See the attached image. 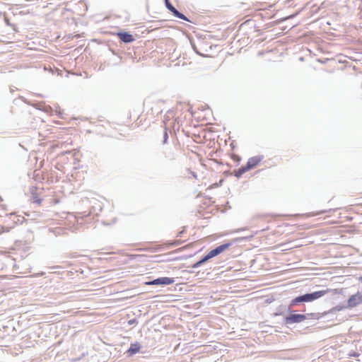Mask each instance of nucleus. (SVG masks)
I'll list each match as a JSON object with an SVG mask.
<instances>
[{"instance_id":"obj_9","label":"nucleus","mask_w":362,"mask_h":362,"mask_svg":"<svg viewBox=\"0 0 362 362\" xmlns=\"http://www.w3.org/2000/svg\"><path fill=\"white\" fill-rule=\"evenodd\" d=\"M249 170L247 169V168L245 165V166H242L240 167V168H238V170H235L234 171V175L239 178L240 177L245 173H246L247 171H248Z\"/></svg>"},{"instance_id":"obj_21","label":"nucleus","mask_w":362,"mask_h":362,"mask_svg":"<svg viewBox=\"0 0 362 362\" xmlns=\"http://www.w3.org/2000/svg\"><path fill=\"white\" fill-rule=\"evenodd\" d=\"M183 233H184V230H182V231H180V232H179V233H177V237H180V236H181V235H182Z\"/></svg>"},{"instance_id":"obj_18","label":"nucleus","mask_w":362,"mask_h":362,"mask_svg":"<svg viewBox=\"0 0 362 362\" xmlns=\"http://www.w3.org/2000/svg\"><path fill=\"white\" fill-rule=\"evenodd\" d=\"M209 259H210V257H209V256L208 255V254H206L205 256H204V257L200 259V261L204 264V263H205L206 262H207Z\"/></svg>"},{"instance_id":"obj_1","label":"nucleus","mask_w":362,"mask_h":362,"mask_svg":"<svg viewBox=\"0 0 362 362\" xmlns=\"http://www.w3.org/2000/svg\"><path fill=\"white\" fill-rule=\"evenodd\" d=\"M327 290L317 291L313 293H308L303 295L298 296L291 300L288 305V310H291V308L302 303H308L315 300L322 296H324L327 292Z\"/></svg>"},{"instance_id":"obj_2","label":"nucleus","mask_w":362,"mask_h":362,"mask_svg":"<svg viewBox=\"0 0 362 362\" xmlns=\"http://www.w3.org/2000/svg\"><path fill=\"white\" fill-rule=\"evenodd\" d=\"M307 319V315L303 314L291 313L286 316L284 319V324L286 325L300 323Z\"/></svg>"},{"instance_id":"obj_17","label":"nucleus","mask_w":362,"mask_h":362,"mask_svg":"<svg viewBox=\"0 0 362 362\" xmlns=\"http://www.w3.org/2000/svg\"><path fill=\"white\" fill-rule=\"evenodd\" d=\"M202 264H203V263L200 260H199L198 262H197L196 263H194V264L192 265V268L197 269Z\"/></svg>"},{"instance_id":"obj_11","label":"nucleus","mask_w":362,"mask_h":362,"mask_svg":"<svg viewBox=\"0 0 362 362\" xmlns=\"http://www.w3.org/2000/svg\"><path fill=\"white\" fill-rule=\"evenodd\" d=\"M232 245L231 243H226L224 244H222L217 247L218 250H219L220 254L227 250L228 247H230Z\"/></svg>"},{"instance_id":"obj_19","label":"nucleus","mask_w":362,"mask_h":362,"mask_svg":"<svg viewBox=\"0 0 362 362\" xmlns=\"http://www.w3.org/2000/svg\"><path fill=\"white\" fill-rule=\"evenodd\" d=\"M33 202L34 203L40 204L42 202V199L38 198L37 197H33Z\"/></svg>"},{"instance_id":"obj_13","label":"nucleus","mask_w":362,"mask_h":362,"mask_svg":"<svg viewBox=\"0 0 362 362\" xmlns=\"http://www.w3.org/2000/svg\"><path fill=\"white\" fill-rule=\"evenodd\" d=\"M209 256L210 259L220 254L219 250H218L217 247L214 249L211 250L209 252L207 253Z\"/></svg>"},{"instance_id":"obj_4","label":"nucleus","mask_w":362,"mask_h":362,"mask_svg":"<svg viewBox=\"0 0 362 362\" xmlns=\"http://www.w3.org/2000/svg\"><path fill=\"white\" fill-rule=\"evenodd\" d=\"M165 5L168 10H169L174 16L186 21H189V19L183 13L180 12L173 6L169 0H165Z\"/></svg>"},{"instance_id":"obj_20","label":"nucleus","mask_w":362,"mask_h":362,"mask_svg":"<svg viewBox=\"0 0 362 362\" xmlns=\"http://www.w3.org/2000/svg\"><path fill=\"white\" fill-rule=\"evenodd\" d=\"M136 323H137V320L136 319H132V320L128 321V324L129 325H134V324H136Z\"/></svg>"},{"instance_id":"obj_5","label":"nucleus","mask_w":362,"mask_h":362,"mask_svg":"<svg viewBox=\"0 0 362 362\" xmlns=\"http://www.w3.org/2000/svg\"><path fill=\"white\" fill-rule=\"evenodd\" d=\"M174 279L173 278H170V277H159V278H157L156 279H153L151 281H149L148 283H147V284L148 285H162V286H164V285H170V284H172L173 283H174Z\"/></svg>"},{"instance_id":"obj_10","label":"nucleus","mask_w":362,"mask_h":362,"mask_svg":"<svg viewBox=\"0 0 362 362\" xmlns=\"http://www.w3.org/2000/svg\"><path fill=\"white\" fill-rule=\"evenodd\" d=\"M346 309H349L348 307H346V304L344 305H337L330 309L327 313H325V314L326 315L327 313H334Z\"/></svg>"},{"instance_id":"obj_6","label":"nucleus","mask_w":362,"mask_h":362,"mask_svg":"<svg viewBox=\"0 0 362 362\" xmlns=\"http://www.w3.org/2000/svg\"><path fill=\"white\" fill-rule=\"evenodd\" d=\"M117 36L119 39L124 43H130L135 40L133 35L127 32H119Z\"/></svg>"},{"instance_id":"obj_3","label":"nucleus","mask_w":362,"mask_h":362,"mask_svg":"<svg viewBox=\"0 0 362 362\" xmlns=\"http://www.w3.org/2000/svg\"><path fill=\"white\" fill-rule=\"evenodd\" d=\"M361 304H362V292L358 291L348 298L346 307H348L349 309H351Z\"/></svg>"},{"instance_id":"obj_7","label":"nucleus","mask_w":362,"mask_h":362,"mask_svg":"<svg viewBox=\"0 0 362 362\" xmlns=\"http://www.w3.org/2000/svg\"><path fill=\"white\" fill-rule=\"evenodd\" d=\"M262 157L261 156H254L247 160L245 166L250 170L257 165V164L262 160Z\"/></svg>"},{"instance_id":"obj_22","label":"nucleus","mask_w":362,"mask_h":362,"mask_svg":"<svg viewBox=\"0 0 362 362\" xmlns=\"http://www.w3.org/2000/svg\"><path fill=\"white\" fill-rule=\"evenodd\" d=\"M351 356H358V354H356L355 352L354 354H350Z\"/></svg>"},{"instance_id":"obj_14","label":"nucleus","mask_w":362,"mask_h":362,"mask_svg":"<svg viewBox=\"0 0 362 362\" xmlns=\"http://www.w3.org/2000/svg\"><path fill=\"white\" fill-rule=\"evenodd\" d=\"M168 130H167V129H166V128H164V129H163V144H167V142H168Z\"/></svg>"},{"instance_id":"obj_15","label":"nucleus","mask_w":362,"mask_h":362,"mask_svg":"<svg viewBox=\"0 0 362 362\" xmlns=\"http://www.w3.org/2000/svg\"><path fill=\"white\" fill-rule=\"evenodd\" d=\"M181 243H182V242L180 240H175V241H173L172 243H170L169 245L172 247H176V246L180 245Z\"/></svg>"},{"instance_id":"obj_16","label":"nucleus","mask_w":362,"mask_h":362,"mask_svg":"<svg viewBox=\"0 0 362 362\" xmlns=\"http://www.w3.org/2000/svg\"><path fill=\"white\" fill-rule=\"evenodd\" d=\"M202 264H203V263L200 260H199L198 262H197L196 263H194V264L192 265V268L197 269Z\"/></svg>"},{"instance_id":"obj_23","label":"nucleus","mask_w":362,"mask_h":362,"mask_svg":"<svg viewBox=\"0 0 362 362\" xmlns=\"http://www.w3.org/2000/svg\"><path fill=\"white\" fill-rule=\"evenodd\" d=\"M293 18V16H290L287 17V18Z\"/></svg>"},{"instance_id":"obj_12","label":"nucleus","mask_w":362,"mask_h":362,"mask_svg":"<svg viewBox=\"0 0 362 362\" xmlns=\"http://www.w3.org/2000/svg\"><path fill=\"white\" fill-rule=\"evenodd\" d=\"M324 315H325V313L324 314H320V313H307L305 314V315H307V319L308 318H312V319H320V317H322Z\"/></svg>"},{"instance_id":"obj_8","label":"nucleus","mask_w":362,"mask_h":362,"mask_svg":"<svg viewBox=\"0 0 362 362\" xmlns=\"http://www.w3.org/2000/svg\"><path fill=\"white\" fill-rule=\"evenodd\" d=\"M140 349H141V345L139 344V343H138V342L132 343L130 344V346L128 349V350L127 351V353L129 356H133V355L137 354L138 352H139Z\"/></svg>"}]
</instances>
